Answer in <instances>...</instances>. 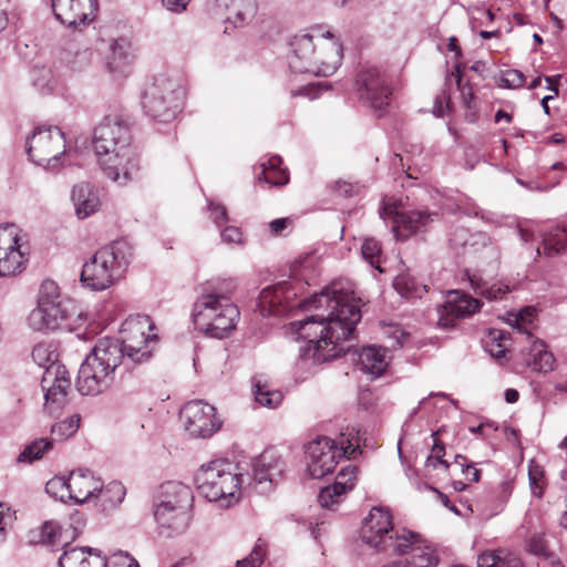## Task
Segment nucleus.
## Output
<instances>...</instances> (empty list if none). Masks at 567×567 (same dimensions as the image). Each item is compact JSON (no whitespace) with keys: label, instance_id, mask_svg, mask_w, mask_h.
<instances>
[{"label":"nucleus","instance_id":"1","mask_svg":"<svg viewBox=\"0 0 567 567\" xmlns=\"http://www.w3.org/2000/svg\"><path fill=\"white\" fill-rule=\"evenodd\" d=\"M306 306L317 312L291 323L298 338L307 342L300 357L323 363L347 354L349 349L342 342L351 337L361 320L360 298L355 296L353 285L348 280L333 281L313 295Z\"/></svg>","mask_w":567,"mask_h":567},{"label":"nucleus","instance_id":"2","mask_svg":"<svg viewBox=\"0 0 567 567\" xmlns=\"http://www.w3.org/2000/svg\"><path fill=\"white\" fill-rule=\"evenodd\" d=\"M251 468V473H245L240 464L225 458L214 460L197 470L195 483L207 501L229 507L239 501L244 488L260 494L269 492L281 478L286 464L275 451L269 450L254 460Z\"/></svg>","mask_w":567,"mask_h":567},{"label":"nucleus","instance_id":"3","mask_svg":"<svg viewBox=\"0 0 567 567\" xmlns=\"http://www.w3.org/2000/svg\"><path fill=\"white\" fill-rule=\"evenodd\" d=\"M93 147L102 171L111 181L125 185L140 171V159L132 145L128 124L117 116H106L95 127Z\"/></svg>","mask_w":567,"mask_h":567},{"label":"nucleus","instance_id":"4","mask_svg":"<svg viewBox=\"0 0 567 567\" xmlns=\"http://www.w3.org/2000/svg\"><path fill=\"white\" fill-rule=\"evenodd\" d=\"M288 64L293 73L329 76L340 66L342 47L330 32L297 34L290 42Z\"/></svg>","mask_w":567,"mask_h":567},{"label":"nucleus","instance_id":"5","mask_svg":"<svg viewBox=\"0 0 567 567\" xmlns=\"http://www.w3.org/2000/svg\"><path fill=\"white\" fill-rule=\"evenodd\" d=\"M228 293L210 284L203 288L192 309L193 322L198 331L223 339L236 328L240 312Z\"/></svg>","mask_w":567,"mask_h":567},{"label":"nucleus","instance_id":"6","mask_svg":"<svg viewBox=\"0 0 567 567\" xmlns=\"http://www.w3.org/2000/svg\"><path fill=\"white\" fill-rule=\"evenodd\" d=\"M132 258V248L118 240L99 249L82 267L81 282L92 291H102L118 281Z\"/></svg>","mask_w":567,"mask_h":567},{"label":"nucleus","instance_id":"7","mask_svg":"<svg viewBox=\"0 0 567 567\" xmlns=\"http://www.w3.org/2000/svg\"><path fill=\"white\" fill-rule=\"evenodd\" d=\"M120 364V348L107 338H101L79 369L78 391L83 395L104 392L113 383L115 370Z\"/></svg>","mask_w":567,"mask_h":567},{"label":"nucleus","instance_id":"8","mask_svg":"<svg viewBox=\"0 0 567 567\" xmlns=\"http://www.w3.org/2000/svg\"><path fill=\"white\" fill-rule=\"evenodd\" d=\"M359 430L354 427L341 432L338 440L318 436L306 446V462L309 475L321 478L333 472L341 457L351 458L359 450Z\"/></svg>","mask_w":567,"mask_h":567},{"label":"nucleus","instance_id":"9","mask_svg":"<svg viewBox=\"0 0 567 567\" xmlns=\"http://www.w3.org/2000/svg\"><path fill=\"white\" fill-rule=\"evenodd\" d=\"M185 89L181 81L166 74L154 76L143 95V107L147 115L171 122L182 111Z\"/></svg>","mask_w":567,"mask_h":567},{"label":"nucleus","instance_id":"10","mask_svg":"<svg viewBox=\"0 0 567 567\" xmlns=\"http://www.w3.org/2000/svg\"><path fill=\"white\" fill-rule=\"evenodd\" d=\"M25 150L35 165L56 172L64 163L65 138L56 126H38L27 137Z\"/></svg>","mask_w":567,"mask_h":567},{"label":"nucleus","instance_id":"11","mask_svg":"<svg viewBox=\"0 0 567 567\" xmlns=\"http://www.w3.org/2000/svg\"><path fill=\"white\" fill-rule=\"evenodd\" d=\"M355 91L359 100L375 112L389 106L392 96L390 78L377 66L364 68L357 74Z\"/></svg>","mask_w":567,"mask_h":567},{"label":"nucleus","instance_id":"12","mask_svg":"<svg viewBox=\"0 0 567 567\" xmlns=\"http://www.w3.org/2000/svg\"><path fill=\"white\" fill-rule=\"evenodd\" d=\"M398 534L402 530H394L389 511L381 507H373L361 527L362 542L381 551L394 550Z\"/></svg>","mask_w":567,"mask_h":567},{"label":"nucleus","instance_id":"13","mask_svg":"<svg viewBox=\"0 0 567 567\" xmlns=\"http://www.w3.org/2000/svg\"><path fill=\"white\" fill-rule=\"evenodd\" d=\"M22 230L14 224L0 225V277L16 276L25 267Z\"/></svg>","mask_w":567,"mask_h":567},{"label":"nucleus","instance_id":"14","mask_svg":"<svg viewBox=\"0 0 567 567\" xmlns=\"http://www.w3.org/2000/svg\"><path fill=\"white\" fill-rule=\"evenodd\" d=\"M80 317L72 300L63 299L45 308L33 309L27 322L30 329L39 332H49L56 329L73 328V317Z\"/></svg>","mask_w":567,"mask_h":567},{"label":"nucleus","instance_id":"15","mask_svg":"<svg viewBox=\"0 0 567 567\" xmlns=\"http://www.w3.org/2000/svg\"><path fill=\"white\" fill-rule=\"evenodd\" d=\"M393 553L405 556L398 559L405 567H437L439 556L436 551L426 545L420 535L402 529L398 534Z\"/></svg>","mask_w":567,"mask_h":567},{"label":"nucleus","instance_id":"16","mask_svg":"<svg viewBox=\"0 0 567 567\" xmlns=\"http://www.w3.org/2000/svg\"><path fill=\"white\" fill-rule=\"evenodd\" d=\"M215 412L213 405L196 400L184 405L181 417L190 436L205 439L212 436L220 426Z\"/></svg>","mask_w":567,"mask_h":567},{"label":"nucleus","instance_id":"17","mask_svg":"<svg viewBox=\"0 0 567 567\" xmlns=\"http://www.w3.org/2000/svg\"><path fill=\"white\" fill-rule=\"evenodd\" d=\"M380 217L385 223H392V230L395 233L396 238L401 239H405L421 230L432 220V215L427 212H400L398 203L391 200L383 203L380 209Z\"/></svg>","mask_w":567,"mask_h":567},{"label":"nucleus","instance_id":"18","mask_svg":"<svg viewBox=\"0 0 567 567\" xmlns=\"http://www.w3.org/2000/svg\"><path fill=\"white\" fill-rule=\"evenodd\" d=\"M70 386L71 380L63 364H53L43 371L41 388L50 413L56 412L66 403Z\"/></svg>","mask_w":567,"mask_h":567},{"label":"nucleus","instance_id":"19","mask_svg":"<svg viewBox=\"0 0 567 567\" xmlns=\"http://www.w3.org/2000/svg\"><path fill=\"white\" fill-rule=\"evenodd\" d=\"M477 299L458 290L447 293L445 302L437 308V324L449 329L455 326L456 320L470 317L480 310Z\"/></svg>","mask_w":567,"mask_h":567},{"label":"nucleus","instance_id":"20","mask_svg":"<svg viewBox=\"0 0 567 567\" xmlns=\"http://www.w3.org/2000/svg\"><path fill=\"white\" fill-rule=\"evenodd\" d=\"M96 9V0H52L55 18L72 28L93 21Z\"/></svg>","mask_w":567,"mask_h":567},{"label":"nucleus","instance_id":"21","mask_svg":"<svg viewBox=\"0 0 567 567\" xmlns=\"http://www.w3.org/2000/svg\"><path fill=\"white\" fill-rule=\"evenodd\" d=\"M297 296L291 282L281 281L264 288L259 295V307L262 312L279 316L292 305L291 300Z\"/></svg>","mask_w":567,"mask_h":567},{"label":"nucleus","instance_id":"22","mask_svg":"<svg viewBox=\"0 0 567 567\" xmlns=\"http://www.w3.org/2000/svg\"><path fill=\"white\" fill-rule=\"evenodd\" d=\"M193 502L194 495L192 489L181 482H166L162 484L154 499V504L176 507L181 523L186 518L185 511H192Z\"/></svg>","mask_w":567,"mask_h":567},{"label":"nucleus","instance_id":"23","mask_svg":"<svg viewBox=\"0 0 567 567\" xmlns=\"http://www.w3.org/2000/svg\"><path fill=\"white\" fill-rule=\"evenodd\" d=\"M357 466L348 465L338 473L332 485L321 488L318 495L321 507L332 509L338 505L342 497L353 489L357 482Z\"/></svg>","mask_w":567,"mask_h":567},{"label":"nucleus","instance_id":"24","mask_svg":"<svg viewBox=\"0 0 567 567\" xmlns=\"http://www.w3.org/2000/svg\"><path fill=\"white\" fill-rule=\"evenodd\" d=\"M112 343L120 348L121 363L131 361L133 363L146 362L151 359L153 353L152 343L154 342V334L147 333V337L140 338H122V340L106 337Z\"/></svg>","mask_w":567,"mask_h":567},{"label":"nucleus","instance_id":"25","mask_svg":"<svg viewBox=\"0 0 567 567\" xmlns=\"http://www.w3.org/2000/svg\"><path fill=\"white\" fill-rule=\"evenodd\" d=\"M69 487L71 488V501L83 504L97 496L102 492V484L96 480L90 470L79 468L69 475Z\"/></svg>","mask_w":567,"mask_h":567},{"label":"nucleus","instance_id":"26","mask_svg":"<svg viewBox=\"0 0 567 567\" xmlns=\"http://www.w3.org/2000/svg\"><path fill=\"white\" fill-rule=\"evenodd\" d=\"M153 512L158 532L165 537H172L184 533L189 526L192 519V511H185L186 518L181 523L176 507H168L166 505L153 504Z\"/></svg>","mask_w":567,"mask_h":567},{"label":"nucleus","instance_id":"27","mask_svg":"<svg viewBox=\"0 0 567 567\" xmlns=\"http://www.w3.org/2000/svg\"><path fill=\"white\" fill-rule=\"evenodd\" d=\"M71 200L79 219H85L95 214L101 207L97 189L90 183H80L73 186Z\"/></svg>","mask_w":567,"mask_h":567},{"label":"nucleus","instance_id":"28","mask_svg":"<svg viewBox=\"0 0 567 567\" xmlns=\"http://www.w3.org/2000/svg\"><path fill=\"white\" fill-rule=\"evenodd\" d=\"M59 567H107V558L92 547H72L59 559Z\"/></svg>","mask_w":567,"mask_h":567},{"label":"nucleus","instance_id":"29","mask_svg":"<svg viewBox=\"0 0 567 567\" xmlns=\"http://www.w3.org/2000/svg\"><path fill=\"white\" fill-rule=\"evenodd\" d=\"M135 54L132 44L124 38L116 39L111 44V52L106 58V65L111 73L124 76L130 72Z\"/></svg>","mask_w":567,"mask_h":567},{"label":"nucleus","instance_id":"30","mask_svg":"<svg viewBox=\"0 0 567 567\" xmlns=\"http://www.w3.org/2000/svg\"><path fill=\"white\" fill-rule=\"evenodd\" d=\"M217 6L225 7L226 22L235 28L248 24L257 13V0H215Z\"/></svg>","mask_w":567,"mask_h":567},{"label":"nucleus","instance_id":"31","mask_svg":"<svg viewBox=\"0 0 567 567\" xmlns=\"http://www.w3.org/2000/svg\"><path fill=\"white\" fill-rule=\"evenodd\" d=\"M360 371L375 379L385 371L388 367L385 349L380 347H365L358 354L357 362Z\"/></svg>","mask_w":567,"mask_h":567},{"label":"nucleus","instance_id":"32","mask_svg":"<svg viewBox=\"0 0 567 567\" xmlns=\"http://www.w3.org/2000/svg\"><path fill=\"white\" fill-rule=\"evenodd\" d=\"M477 567H524L518 554L506 548L486 550L477 558Z\"/></svg>","mask_w":567,"mask_h":567},{"label":"nucleus","instance_id":"33","mask_svg":"<svg viewBox=\"0 0 567 567\" xmlns=\"http://www.w3.org/2000/svg\"><path fill=\"white\" fill-rule=\"evenodd\" d=\"M555 362L556 360L553 353L547 350L546 344L542 340L535 339L526 358L527 365L534 371L548 373L554 370Z\"/></svg>","mask_w":567,"mask_h":567},{"label":"nucleus","instance_id":"34","mask_svg":"<svg viewBox=\"0 0 567 567\" xmlns=\"http://www.w3.org/2000/svg\"><path fill=\"white\" fill-rule=\"evenodd\" d=\"M252 389L255 400L261 406L274 409L282 401V393L272 389L268 380L262 375H257L252 379Z\"/></svg>","mask_w":567,"mask_h":567},{"label":"nucleus","instance_id":"35","mask_svg":"<svg viewBox=\"0 0 567 567\" xmlns=\"http://www.w3.org/2000/svg\"><path fill=\"white\" fill-rule=\"evenodd\" d=\"M281 158L279 156H271L260 164V173L257 175V181H265L271 186H282L289 181L286 169L280 167Z\"/></svg>","mask_w":567,"mask_h":567},{"label":"nucleus","instance_id":"36","mask_svg":"<svg viewBox=\"0 0 567 567\" xmlns=\"http://www.w3.org/2000/svg\"><path fill=\"white\" fill-rule=\"evenodd\" d=\"M153 329V323L148 316H132L122 323V338L147 337L146 331Z\"/></svg>","mask_w":567,"mask_h":567},{"label":"nucleus","instance_id":"37","mask_svg":"<svg viewBox=\"0 0 567 567\" xmlns=\"http://www.w3.org/2000/svg\"><path fill=\"white\" fill-rule=\"evenodd\" d=\"M468 279L475 292L489 300L502 299L511 290L509 286L502 281L488 286L476 275L470 276Z\"/></svg>","mask_w":567,"mask_h":567},{"label":"nucleus","instance_id":"38","mask_svg":"<svg viewBox=\"0 0 567 567\" xmlns=\"http://www.w3.org/2000/svg\"><path fill=\"white\" fill-rule=\"evenodd\" d=\"M544 251L547 256H555L567 248V226H557L548 231L543 239Z\"/></svg>","mask_w":567,"mask_h":567},{"label":"nucleus","instance_id":"39","mask_svg":"<svg viewBox=\"0 0 567 567\" xmlns=\"http://www.w3.org/2000/svg\"><path fill=\"white\" fill-rule=\"evenodd\" d=\"M393 286L395 290L406 298H421L426 292V286L417 282L415 278L409 274H401L395 277Z\"/></svg>","mask_w":567,"mask_h":567},{"label":"nucleus","instance_id":"40","mask_svg":"<svg viewBox=\"0 0 567 567\" xmlns=\"http://www.w3.org/2000/svg\"><path fill=\"white\" fill-rule=\"evenodd\" d=\"M125 494L126 491L122 483L111 482L104 488L102 487V492H99L97 496L102 498L104 509H109L120 505Z\"/></svg>","mask_w":567,"mask_h":567},{"label":"nucleus","instance_id":"41","mask_svg":"<svg viewBox=\"0 0 567 567\" xmlns=\"http://www.w3.org/2000/svg\"><path fill=\"white\" fill-rule=\"evenodd\" d=\"M32 360L44 371L53 364H61L58 361V353L51 344L39 343L32 350Z\"/></svg>","mask_w":567,"mask_h":567},{"label":"nucleus","instance_id":"42","mask_svg":"<svg viewBox=\"0 0 567 567\" xmlns=\"http://www.w3.org/2000/svg\"><path fill=\"white\" fill-rule=\"evenodd\" d=\"M63 300L60 296L59 286L53 280H44L42 281L39 295H38V305L34 309H43L54 302Z\"/></svg>","mask_w":567,"mask_h":567},{"label":"nucleus","instance_id":"43","mask_svg":"<svg viewBox=\"0 0 567 567\" xmlns=\"http://www.w3.org/2000/svg\"><path fill=\"white\" fill-rule=\"evenodd\" d=\"M361 254L365 261H368L371 267L382 271L380 265L382 262V248L381 244L374 238H365L361 246Z\"/></svg>","mask_w":567,"mask_h":567},{"label":"nucleus","instance_id":"44","mask_svg":"<svg viewBox=\"0 0 567 567\" xmlns=\"http://www.w3.org/2000/svg\"><path fill=\"white\" fill-rule=\"evenodd\" d=\"M33 85L42 93L48 94L53 91L55 81L52 71L45 66H34L31 72Z\"/></svg>","mask_w":567,"mask_h":567},{"label":"nucleus","instance_id":"45","mask_svg":"<svg viewBox=\"0 0 567 567\" xmlns=\"http://www.w3.org/2000/svg\"><path fill=\"white\" fill-rule=\"evenodd\" d=\"M80 426V416L74 414L68 419H64L51 427V433L56 440H65L76 433Z\"/></svg>","mask_w":567,"mask_h":567},{"label":"nucleus","instance_id":"46","mask_svg":"<svg viewBox=\"0 0 567 567\" xmlns=\"http://www.w3.org/2000/svg\"><path fill=\"white\" fill-rule=\"evenodd\" d=\"M45 491L52 497L65 503L71 501V488L69 487V477L55 476L45 484Z\"/></svg>","mask_w":567,"mask_h":567},{"label":"nucleus","instance_id":"47","mask_svg":"<svg viewBox=\"0 0 567 567\" xmlns=\"http://www.w3.org/2000/svg\"><path fill=\"white\" fill-rule=\"evenodd\" d=\"M52 441L47 439H39L33 441L31 444L27 445L23 452L19 455V461H29L32 462L34 460H39L42 457L43 453L51 449Z\"/></svg>","mask_w":567,"mask_h":567},{"label":"nucleus","instance_id":"48","mask_svg":"<svg viewBox=\"0 0 567 567\" xmlns=\"http://www.w3.org/2000/svg\"><path fill=\"white\" fill-rule=\"evenodd\" d=\"M437 434H439L437 431L432 432V437L434 439V443L432 446V452L426 458L425 465L427 467L437 468V463H433V460H437L439 464H441L444 467V470H449L450 464L445 460H443V457L445 455V446L443 443H441L439 441Z\"/></svg>","mask_w":567,"mask_h":567},{"label":"nucleus","instance_id":"49","mask_svg":"<svg viewBox=\"0 0 567 567\" xmlns=\"http://www.w3.org/2000/svg\"><path fill=\"white\" fill-rule=\"evenodd\" d=\"M330 87L328 82L308 83L300 87H291L290 92L292 96H306L310 100L319 97L322 89L328 90Z\"/></svg>","mask_w":567,"mask_h":567},{"label":"nucleus","instance_id":"50","mask_svg":"<svg viewBox=\"0 0 567 567\" xmlns=\"http://www.w3.org/2000/svg\"><path fill=\"white\" fill-rule=\"evenodd\" d=\"M451 78L455 79L456 85L461 92L462 102L466 109L472 107V102L474 100V92L471 86H466L462 84V73L460 70V65H455V72H452L446 81H450Z\"/></svg>","mask_w":567,"mask_h":567},{"label":"nucleus","instance_id":"51","mask_svg":"<svg viewBox=\"0 0 567 567\" xmlns=\"http://www.w3.org/2000/svg\"><path fill=\"white\" fill-rule=\"evenodd\" d=\"M61 536V528L60 526L54 522H45L41 527L40 533V542L49 545L54 546L59 538Z\"/></svg>","mask_w":567,"mask_h":567},{"label":"nucleus","instance_id":"52","mask_svg":"<svg viewBox=\"0 0 567 567\" xmlns=\"http://www.w3.org/2000/svg\"><path fill=\"white\" fill-rule=\"evenodd\" d=\"M384 334H386L391 341L390 347L393 349L403 347L410 337V334L398 324H388L384 328Z\"/></svg>","mask_w":567,"mask_h":567},{"label":"nucleus","instance_id":"53","mask_svg":"<svg viewBox=\"0 0 567 567\" xmlns=\"http://www.w3.org/2000/svg\"><path fill=\"white\" fill-rule=\"evenodd\" d=\"M528 551L545 558H550L551 554L548 549L547 540L542 534H535L528 539Z\"/></svg>","mask_w":567,"mask_h":567},{"label":"nucleus","instance_id":"54","mask_svg":"<svg viewBox=\"0 0 567 567\" xmlns=\"http://www.w3.org/2000/svg\"><path fill=\"white\" fill-rule=\"evenodd\" d=\"M265 558V548L261 544H256L251 553L237 561L236 567H259Z\"/></svg>","mask_w":567,"mask_h":567},{"label":"nucleus","instance_id":"55","mask_svg":"<svg viewBox=\"0 0 567 567\" xmlns=\"http://www.w3.org/2000/svg\"><path fill=\"white\" fill-rule=\"evenodd\" d=\"M529 486L533 495L542 497L544 493L543 471L538 465L529 466L528 471Z\"/></svg>","mask_w":567,"mask_h":567},{"label":"nucleus","instance_id":"56","mask_svg":"<svg viewBox=\"0 0 567 567\" xmlns=\"http://www.w3.org/2000/svg\"><path fill=\"white\" fill-rule=\"evenodd\" d=\"M524 74L515 69L506 70L501 78L502 86L507 89L522 87L524 85Z\"/></svg>","mask_w":567,"mask_h":567},{"label":"nucleus","instance_id":"57","mask_svg":"<svg viewBox=\"0 0 567 567\" xmlns=\"http://www.w3.org/2000/svg\"><path fill=\"white\" fill-rule=\"evenodd\" d=\"M107 567H140V565L128 553L118 551L107 559Z\"/></svg>","mask_w":567,"mask_h":567},{"label":"nucleus","instance_id":"58","mask_svg":"<svg viewBox=\"0 0 567 567\" xmlns=\"http://www.w3.org/2000/svg\"><path fill=\"white\" fill-rule=\"evenodd\" d=\"M472 238L473 236L470 234L468 229L464 227H456L450 234L449 241L453 247H465Z\"/></svg>","mask_w":567,"mask_h":567},{"label":"nucleus","instance_id":"59","mask_svg":"<svg viewBox=\"0 0 567 567\" xmlns=\"http://www.w3.org/2000/svg\"><path fill=\"white\" fill-rule=\"evenodd\" d=\"M208 208L210 209V218L216 224V226L221 227L228 221L227 209L225 206L215 204L210 200L208 202Z\"/></svg>","mask_w":567,"mask_h":567},{"label":"nucleus","instance_id":"60","mask_svg":"<svg viewBox=\"0 0 567 567\" xmlns=\"http://www.w3.org/2000/svg\"><path fill=\"white\" fill-rule=\"evenodd\" d=\"M220 236H221V240L226 244H236V245L243 244V233L238 227H235V226L225 227L221 230Z\"/></svg>","mask_w":567,"mask_h":567},{"label":"nucleus","instance_id":"61","mask_svg":"<svg viewBox=\"0 0 567 567\" xmlns=\"http://www.w3.org/2000/svg\"><path fill=\"white\" fill-rule=\"evenodd\" d=\"M64 62H66L68 66L72 71H81L87 65V54L86 52H76L74 56V61H71L69 59V54L66 56L62 58Z\"/></svg>","mask_w":567,"mask_h":567},{"label":"nucleus","instance_id":"62","mask_svg":"<svg viewBox=\"0 0 567 567\" xmlns=\"http://www.w3.org/2000/svg\"><path fill=\"white\" fill-rule=\"evenodd\" d=\"M465 456L463 455H456L455 462L462 466V471L467 477V480L472 482H478L480 481V471L475 468L473 465L465 464Z\"/></svg>","mask_w":567,"mask_h":567},{"label":"nucleus","instance_id":"63","mask_svg":"<svg viewBox=\"0 0 567 567\" xmlns=\"http://www.w3.org/2000/svg\"><path fill=\"white\" fill-rule=\"evenodd\" d=\"M450 105V95L444 91L441 95L436 96L434 101L433 114L436 117H443Z\"/></svg>","mask_w":567,"mask_h":567},{"label":"nucleus","instance_id":"64","mask_svg":"<svg viewBox=\"0 0 567 567\" xmlns=\"http://www.w3.org/2000/svg\"><path fill=\"white\" fill-rule=\"evenodd\" d=\"M336 190L343 197H351L355 193V187L347 182H337Z\"/></svg>","mask_w":567,"mask_h":567}]
</instances>
